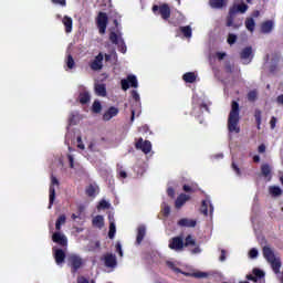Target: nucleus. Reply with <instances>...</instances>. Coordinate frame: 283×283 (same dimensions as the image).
<instances>
[{"label": "nucleus", "mask_w": 283, "mask_h": 283, "mask_svg": "<svg viewBox=\"0 0 283 283\" xmlns=\"http://www.w3.org/2000/svg\"><path fill=\"white\" fill-rule=\"evenodd\" d=\"M145 235H147V228H145V226H139L137 229L136 243L142 244L143 240H145Z\"/></svg>", "instance_id": "18"}, {"label": "nucleus", "mask_w": 283, "mask_h": 283, "mask_svg": "<svg viewBox=\"0 0 283 283\" xmlns=\"http://www.w3.org/2000/svg\"><path fill=\"white\" fill-rule=\"evenodd\" d=\"M250 258L254 259L258 258V249L252 248L249 252Z\"/></svg>", "instance_id": "53"}, {"label": "nucleus", "mask_w": 283, "mask_h": 283, "mask_svg": "<svg viewBox=\"0 0 283 283\" xmlns=\"http://www.w3.org/2000/svg\"><path fill=\"white\" fill-rule=\"evenodd\" d=\"M66 65H67L69 70H74L76 62H74V57L72 56V54L67 55Z\"/></svg>", "instance_id": "40"}, {"label": "nucleus", "mask_w": 283, "mask_h": 283, "mask_svg": "<svg viewBox=\"0 0 283 283\" xmlns=\"http://www.w3.org/2000/svg\"><path fill=\"white\" fill-rule=\"evenodd\" d=\"M78 101H80L81 105H87V103H90V101H92V96L90 95V92H87V91L81 92L78 95Z\"/></svg>", "instance_id": "23"}, {"label": "nucleus", "mask_w": 283, "mask_h": 283, "mask_svg": "<svg viewBox=\"0 0 283 283\" xmlns=\"http://www.w3.org/2000/svg\"><path fill=\"white\" fill-rule=\"evenodd\" d=\"M209 207H210V213H213V206L209 201L203 200L201 202L200 213H202L203 216H209Z\"/></svg>", "instance_id": "19"}, {"label": "nucleus", "mask_w": 283, "mask_h": 283, "mask_svg": "<svg viewBox=\"0 0 283 283\" xmlns=\"http://www.w3.org/2000/svg\"><path fill=\"white\" fill-rule=\"evenodd\" d=\"M185 83H196V73L188 72L182 75Z\"/></svg>", "instance_id": "27"}, {"label": "nucleus", "mask_w": 283, "mask_h": 283, "mask_svg": "<svg viewBox=\"0 0 283 283\" xmlns=\"http://www.w3.org/2000/svg\"><path fill=\"white\" fill-rule=\"evenodd\" d=\"M109 41L111 43H113V45H118V50L119 52H122V54H125V52H127V45H125V40L120 38V34L118 35V33L112 31L109 33Z\"/></svg>", "instance_id": "6"}, {"label": "nucleus", "mask_w": 283, "mask_h": 283, "mask_svg": "<svg viewBox=\"0 0 283 283\" xmlns=\"http://www.w3.org/2000/svg\"><path fill=\"white\" fill-rule=\"evenodd\" d=\"M122 90L124 92H127L129 87H138V78H136V75H128L126 80L120 81Z\"/></svg>", "instance_id": "8"}, {"label": "nucleus", "mask_w": 283, "mask_h": 283, "mask_svg": "<svg viewBox=\"0 0 283 283\" xmlns=\"http://www.w3.org/2000/svg\"><path fill=\"white\" fill-rule=\"evenodd\" d=\"M103 261L107 269H116V266H118L116 254L106 253L104 254Z\"/></svg>", "instance_id": "11"}, {"label": "nucleus", "mask_w": 283, "mask_h": 283, "mask_svg": "<svg viewBox=\"0 0 283 283\" xmlns=\"http://www.w3.org/2000/svg\"><path fill=\"white\" fill-rule=\"evenodd\" d=\"M153 12L154 14H160L164 21H169V19L171 18V8H169V4L167 3H164L161 6H153Z\"/></svg>", "instance_id": "3"}, {"label": "nucleus", "mask_w": 283, "mask_h": 283, "mask_svg": "<svg viewBox=\"0 0 283 283\" xmlns=\"http://www.w3.org/2000/svg\"><path fill=\"white\" fill-rule=\"evenodd\" d=\"M235 11L234 9H229V14L227 17V22L226 25L227 28H233V30H238L240 28V24H235L233 23L234 19H235Z\"/></svg>", "instance_id": "14"}, {"label": "nucleus", "mask_w": 283, "mask_h": 283, "mask_svg": "<svg viewBox=\"0 0 283 283\" xmlns=\"http://www.w3.org/2000/svg\"><path fill=\"white\" fill-rule=\"evenodd\" d=\"M261 32L263 34H271V32H273V21L272 20L264 21L261 24Z\"/></svg>", "instance_id": "21"}, {"label": "nucleus", "mask_w": 283, "mask_h": 283, "mask_svg": "<svg viewBox=\"0 0 283 283\" xmlns=\"http://www.w3.org/2000/svg\"><path fill=\"white\" fill-rule=\"evenodd\" d=\"M60 185L61 182L57 180V178L54 175H52L51 185L49 188V209H52L54 200H56V189L54 187H59Z\"/></svg>", "instance_id": "4"}, {"label": "nucleus", "mask_w": 283, "mask_h": 283, "mask_svg": "<svg viewBox=\"0 0 283 283\" xmlns=\"http://www.w3.org/2000/svg\"><path fill=\"white\" fill-rule=\"evenodd\" d=\"M114 116H118V108L111 106L103 115V120H112Z\"/></svg>", "instance_id": "17"}, {"label": "nucleus", "mask_w": 283, "mask_h": 283, "mask_svg": "<svg viewBox=\"0 0 283 283\" xmlns=\"http://www.w3.org/2000/svg\"><path fill=\"white\" fill-rule=\"evenodd\" d=\"M258 151H259V154H264V153L266 151V145L261 144V145L258 147Z\"/></svg>", "instance_id": "56"}, {"label": "nucleus", "mask_w": 283, "mask_h": 283, "mask_svg": "<svg viewBox=\"0 0 283 283\" xmlns=\"http://www.w3.org/2000/svg\"><path fill=\"white\" fill-rule=\"evenodd\" d=\"M86 196H88V198H94L96 196V187H94V185H90L86 190Z\"/></svg>", "instance_id": "38"}, {"label": "nucleus", "mask_w": 283, "mask_h": 283, "mask_svg": "<svg viewBox=\"0 0 283 283\" xmlns=\"http://www.w3.org/2000/svg\"><path fill=\"white\" fill-rule=\"evenodd\" d=\"M77 283H90V280L85 279V276L77 277Z\"/></svg>", "instance_id": "60"}, {"label": "nucleus", "mask_w": 283, "mask_h": 283, "mask_svg": "<svg viewBox=\"0 0 283 283\" xmlns=\"http://www.w3.org/2000/svg\"><path fill=\"white\" fill-rule=\"evenodd\" d=\"M220 262H224V260H227V251L226 250H221V255L219 258Z\"/></svg>", "instance_id": "59"}, {"label": "nucleus", "mask_w": 283, "mask_h": 283, "mask_svg": "<svg viewBox=\"0 0 283 283\" xmlns=\"http://www.w3.org/2000/svg\"><path fill=\"white\" fill-rule=\"evenodd\" d=\"M209 4L216 9L224 8V0H210Z\"/></svg>", "instance_id": "35"}, {"label": "nucleus", "mask_w": 283, "mask_h": 283, "mask_svg": "<svg viewBox=\"0 0 283 283\" xmlns=\"http://www.w3.org/2000/svg\"><path fill=\"white\" fill-rule=\"evenodd\" d=\"M196 224H198V222L193 219L182 218L178 221L179 227H188L190 229H193V227H196Z\"/></svg>", "instance_id": "20"}, {"label": "nucleus", "mask_w": 283, "mask_h": 283, "mask_svg": "<svg viewBox=\"0 0 283 283\" xmlns=\"http://www.w3.org/2000/svg\"><path fill=\"white\" fill-rule=\"evenodd\" d=\"M168 266H169V269H171L172 271H175V273H181L180 268H176V265L174 264V262H168Z\"/></svg>", "instance_id": "49"}, {"label": "nucleus", "mask_w": 283, "mask_h": 283, "mask_svg": "<svg viewBox=\"0 0 283 283\" xmlns=\"http://www.w3.org/2000/svg\"><path fill=\"white\" fill-rule=\"evenodd\" d=\"M207 273L206 272H195L191 274L192 277H197V279H202V277H207Z\"/></svg>", "instance_id": "45"}, {"label": "nucleus", "mask_w": 283, "mask_h": 283, "mask_svg": "<svg viewBox=\"0 0 283 283\" xmlns=\"http://www.w3.org/2000/svg\"><path fill=\"white\" fill-rule=\"evenodd\" d=\"M63 25L65 27V32L67 34H70V32H72V25H73V21L72 18L65 15L62 20Z\"/></svg>", "instance_id": "26"}, {"label": "nucleus", "mask_w": 283, "mask_h": 283, "mask_svg": "<svg viewBox=\"0 0 283 283\" xmlns=\"http://www.w3.org/2000/svg\"><path fill=\"white\" fill-rule=\"evenodd\" d=\"M102 109H103V105H101V102L95 101L92 106V111L94 112V114H101Z\"/></svg>", "instance_id": "39"}, {"label": "nucleus", "mask_w": 283, "mask_h": 283, "mask_svg": "<svg viewBox=\"0 0 283 283\" xmlns=\"http://www.w3.org/2000/svg\"><path fill=\"white\" fill-rule=\"evenodd\" d=\"M52 241L55 242V244H60V247H67V237L61 232H54Z\"/></svg>", "instance_id": "13"}, {"label": "nucleus", "mask_w": 283, "mask_h": 283, "mask_svg": "<svg viewBox=\"0 0 283 283\" xmlns=\"http://www.w3.org/2000/svg\"><path fill=\"white\" fill-rule=\"evenodd\" d=\"M132 97L134 98V101H136V103L140 101V95L138 94L137 91H132Z\"/></svg>", "instance_id": "54"}, {"label": "nucleus", "mask_w": 283, "mask_h": 283, "mask_svg": "<svg viewBox=\"0 0 283 283\" xmlns=\"http://www.w3.org/2000/svg\"><path fill=\"white\" fill-rule=\"evenodd\" d=\"M67 159H69L71 169H74V157L72 155H67Z\"/></svg>", "instance_id": "58"}, {"label": "nucleus", "mask_w": 283, "mask_h": 283, "mask_svg": "<svg viewBox=\"0 0 283 283\" xmlns=\"http://www.w3.org/2000/svg\"><path fill=\"white\" fill-rule=\"evenodd\" d=\"M116 235V224L114 222L109 223V231H108V238L109 240H114Z\"/></svg>", "instance_id": "41"}, {"label": "nucleus", "mask_w": 283, "mask_h": 283, "mask_svg": "<svg viewBox=\"0 0 283 283\" xmlns=\"http://www.w3.org/2000/svg\"><path fill=\"white\" fill-rule=\"evenodd\" d=\"M254 118H255V123H256V129H260V127L262 125V111L256 108L254 111Z\"/></svg>", "instance_id": "29"}, {"label": "nucleus", "mask_w": 283, "mask_h": 283, "mask_svg": "<svg viewBox=\"0 0 283 283\" xmlns=\"http://www.w3.org/2000/svg\"><path fill=\"white\" fill-rule=\"evenodd\" d=\"M184 247H196V239L193 235L188 234L185 239Z\"/></svg>", "instance_id": "34"}, {"label": "nucleus", "mask_w": 283, "mask_h": 283, "mask_svg": "<svg viewBox=\"0 0 283 283\" xmlns=\"http://www.w3.org/2000/svg\"><path fill=\"white\" fill-rule=\"evenodd\" d=\"M245 28L249 32H254L255 31V20H253V18H247Z\"/></svg>", "instance_id": "28"}, {"label": "nucleus", "mask_w": 283, "mask_h": 283, "mask_svg": "<svg viewBox=\"0 0 283 283\" xmlns=\"http://www.w3.org/2000/svg\"><path fill=\"white\" fill-rule=\"evenodd\" d=\"M188 200H191L189 195L180 193L175 201L176 209H181L182 206L188 202Z\"/></svg>", "instance_id": "16"}, {"label": "nucleus", "mask_w": 283, "mask_h": 283, "mask_svg": "<svg viewBox=\"0 0 283 283\" xmlns=\"http://www.w3.org/2000/svg\"><path fill=\"white\" fill-rule=\"evenodd\" d=\"M92 224L97 229H103L105 227V219L103 218V216L97 214L95 218H93Z\"/></svg>", "instance_id": "24"}, {"label": "nucleus", "mask_w": 283, "mask_h": 283, "mask_svg": "<svg viewBox=\"0 0 283 283\" xmlns=\"http://www.w3.org/2000/svg\"><path fill=\"white\" fill-rule=\"evenodd\" d=\"M252 273L256 280H262V277H264V271L260 269H253Z\"/></svg>", "instance_id": "43"}, {"label": "nucleus", "mask_w": 283, "mask_h": 283, "mask_svg": "<svg viewBox=\"0 0 283 283\" xmlns=\"http://www.w3.org/2000/svg\"><path fill=\"white\" fill-rule=\"evenodd\" d=\"M248 101H249V103H255V101H258V91L256 90H252L248 93Z\"/></svg>", "instance_id": "37"}, {"label": "nucleus", "mask_w": 283, "mask_h": 283, "mask_svg": "<svg viewBox=\"0 0 283 283\" xmlns=\"http://www.w3.org/2000/svg\"><path fill=\"white\" fill-rule=\"evenodd\" d=\"M167 195L169 196V198H175L176 196V190L172 187H169L167 189Z\"/></svg>", "instance_id": "52"}, {"label": "nucleus", "mask_w": 283, "mask_h": 283, "mask_svg": "<svg viewBox=\"0 0 283 283\" xmlns=\"http://www.w3.org/2000/svg\"><path fill=\"white\" fill-rule=\"evenodd\" d=\"M135 148L140 149V151H143V154H150L151 153V142L144 140L143 137H140L135 143Z\"/></svg>", "instance_id": "9"}, {"label": "nucleus", "mask_w": 283, "mask_h": 283, "mask_svg": "<svg viewBox=\"0 0 283 283\" xmlns=\"http://www.w3.org/2000/svg\"><path fill=\"white\" fill-rule=\"evenodd\" d=\"M247 280L250 282H258V277L254 274H248Z\"/></svg>", "instance_id": "57"}, {"label": "nucleus", "mask_w": 283, "mask_h": 283, "mask_svg": "<svg viewBox=\"0 0 283 283\" xmlns=\"http://www.w3.org/2000/svg\"><path fill=\"white\" fill-rule=\"evenodd\" d=\"M231 9L235 11V14H238V12H241V14H244V12L249 10V6L242 3V4L231 7Z\"/></svg>", "instance_id": "30"}, {"label": "nucleus", "mask_w": 283, "mask_h": 283, "mask_svg": "<svg viewBox=\"0 0 283 283\" xmlns=\"http://www.w3.org/2000/svg\"><path fill=\"white\" fill-rule=\"evenodd\" d=\"M200 109H205L206 112H209V106L206 103L200 104Z\"/></svg>", "instance_id": "63"}, {"label": "nucleus", "mask_w": 283, "mask_h": 283, "mask_svg": "<svg viewBox=\"0 0 283 283\" xmlns=\"http://www.w3.org/2000/svg\"><path fill=\"white\" fill-rule=\"evenodd\" d=\"M52 3H56L59 6H65V0H52Z\"/></svg>", "instance_id": "61"}, {"label": "nucleus", "mask_w": 283, "mask_h": 283, "mask_svg": "<svg viewBox=\"0 0 283 283\" xmlns=\"http://www.w3.org/2000/svg\"><path fill=\"white\" fill-rule=\"evenodd\" d=\"M275 125H277V117L272 116L271 119H270L271 129H275Z\"/></svg>", "instance_id": "48"}, {"label": "nucleus", "mask_w": 283, "mask_h": 283, "mask_svg": "<svg viewBox=\"0 0 283 283\" xmlns=\"http://www.w3.org/2000/svg\"><path fill=\"white\" fill-rule=\"evenodd\" d=\"M53 255L56 264H63L65 262V251L63 249H53Z\"/></svg>", "instance_id": "15"}, {"label": "nucleus", "mask_w": 283, "mask_h": 283, "mask_svg": "<svg viewBox=\"0 0 283 283\" xmlns=\"http://www.w3.org/2000/svg\"><path fill=\"white\" fill-rule=\"evenodd\" d=\"M240 59L247 61V59H253V48L247 46L240 53Z\"/></svg>", "instance_id": "22"}, {"label": "nucleus", "mask_w": 283, "mask_h": 283, "mask_svg": "<svg viewBox=\"0 0 283 283\" xmlns=\"http://www.w3.org/2000/svg\"><path fill=\"white\" fill-rule=\"evenodd\" d=\"M240 104L235 101L231 103V111L228 116V129L230 133L240 134Z\"/></svg>", "instance_id": "1"}, {"label": "nucleus", "mask_w": 283, "mask_h": 283, "mask_svg": "<svg viewBox=\"0 0 283 283\" xmlns=\"http://www.w3.org/2000/svg\"><path fill=\"white\" fill-rule=\"evenodd\" d=\"M232 169L233 171H235L237 176H242V171L240 170V167H238L235 163H232Z\"/></svg>", "instance_id": "51"}, {"label": "nucleus", "mask_w": 283, "mask_h": 283, "mask_svg": "<svg viewBox=\"0 0 283 283\" xmlns=\"http://www.w3.org/2000/svg\"><path fill=\"white\" fill-rule=\"evenodd\" d=\"M119 178H127V172L125 170H120Z\"/></svg>", "instance_id": "64"}, {"label": "nucleus", "mask_w": 283, "mask_h": 283, "mask_svg": "<svg viewBox=\"0 0 283 283\" xmlns=\"http://www.w3.org/2000/svg\"><path fill=\"white\" fill-rule=\"evenodd\" d=\"M103 59L104 55L103 53H98L94 61L91 63V70H93L94 72H98V70H103Z\"/></svg>", "instance_id": "12"}, {"label": "nucleus", "mask_w": 283, "mask_h": 283, "mask_svg": "<svg viewBox=\"0 0 283 283\" xmlns=\"http://www.w3.org/2000/svg\"><path fill=\"white\" fill-rule=\"evenodd\" d=\"M179 30L184 34V36H186V39H191V35H192L191 27L189 25L180 27Z\"/></svg>", "instance_id": "31"}, {"label": "nucleus", "mask_w": 283, "mask_h": 283, "mask_svg": "<svg viewBox=\"0 0 283 283\" xmlns=\"http://www.w3.org/2000/svg\"><path fill=\"white\" fill-rule=\"evenodd\" d=\"M95 94L97 96H107V86L105 84H95Z\"/></svg>", "instance_id": "25"}, {"label": "nucleus", "mask_w": 283, "mask_h": 283, "mask_svg": "<svg viewBox=\"0 0 283 283\" xmlns=\"http://www.w3.org/2000/svg\"><path fill=\"white\" fill-rule=\"evenodd\" d=\"M169 213H171V208L169 206H165L163 209V214L165 218H169Z\"/></svg>", "instance_id": "47"}, {"label": "nucleus", "mask_w": 283, "mask_h": 283, "mask_svg": "<svg viewBox=\"0 0 283 283\" xmlns=\"http://www.w3.org/2000/svg\"><path fill=\"white\" fill-rule=\"evenodd\" d=\"M234 65L233 64H231V62H226V64H224V70H226V72L228 73V74H233V70H234Z\"/></svg>", "instance_id": "44"}, {"label": "nucleus", "mask_w": 283, "mask_h": 283, "mask_svg": "<svg viewBox=\"0 0 283 283\" xmlns=\"http://www.w3.org/2000/svg\"><path fill=\"white\" fill-rule=\"evenodd\" d=\"M263 258L271 264L274 273H280V270L282 269V260L280 256H275L273 249L268 245L263 247Z\"/></svg>", "instance_id": "2"}, {"label": "nucleus", "mask_w": 283, "mask_h": 283, "mask_svg": "<svg viewBox=\"0 0 283 283\" xmlns=\"http://www.w3.org/2000/svg\"><path fill=\"white\" fill-rule=\"evenodd\" d=\"M182 189L186 193H193V188L189 185H184Z\"/></svg>", "instance_id": "50"}, {"label": "nucleus", "mask_w": 283, "mask_h": 283, "mask_svg": "<svg viewBox=\"0 0 283 283\" xmlns=\"http://www.w3.org/2000/svg\"><path fill=\"white\" fill-rule=\"evenodd\" d=\"M99 207L101 209H109V202H107L106 200H102L99 202Z\"/></svg>", "instance_id": "55"}, {"label": "nucleus", "mask_w": 283, "mask_h": 283, "mask_svg": "<svg viewBox=\"0 0 283 283\" xmlns=\"http://www.w3.org/2000/svg\"><path fill=\"white\" fill-rule=\"evenodd\" d=\"M116 252L118 253L119 258H123V245H120V242H117L115 245Z\"/></svg>", "instance_id": "46"}, {"label": "nucleus", "mask_w": 283, "mask_h": 283, "mask_svg": "<svg viewBox=\"0 0 283 283\" xmlns=\"http://www.w3.org/2000/svg\"><path fill=\"white\" fill-rule=\"evenodd\" d=\"M107 23H109V18L107 17V13L99 11L96 18V25L99 34H105L107 31Z\"/></svg>", "instance_id": "5"}, {"label": "nucleus", "mask_w": 283, "mask_h": 283, "mask_svg": "<svg viewBox=\"0 0 283 283\" xmlns=\"http://www.w3.org/2000/svg\"><path fill=\"white\" fill-rule=\"evenodd\" d=\"M238 41V35H235L234 33H229L228 38H227V43L229 45H235V42Z\"/></svg>", "instance_id": "42"}, {"label": "nucleus", "mask_w": 283, "mask_h": 283, "mask_svg": "<svg viewBox=\"0 0 283 283\" xmlns=\"http://www.w3.org/2000/svg\"><path fill=\"white\" fill-rule=\"evenodd\" d=\"M168 247L172 251H182L185 249V240L182 237H175L169 241Z\"/></svg>", "instance_id": "10"}, {"label": "nucleus", "mask_w": 283, "mask_h": 283, "mask_svg": "<svg viewBox=\"0 0 283 283\" xmlns=\"http://www.w3.org/2000/svg\"><path fill=\"white\" fill-rule=\"evenodd\" d=\"M66 220H67V217H65V214H61V216L57 218V220H56V222H55V229H56V231H60L61 226H62V224H65Z\"/></svg>", "instance_id": "33"}, {"label": "nucleus", "mask_w": 283, "mask_h": 283, "mask_svg": "<svg viewBox=\"0 0 283 283\" xmlns=\"http://www.w3.org/2000/svg\"><path fill=\"white\" fill-rule=\"evenodd\" d=\"M67 262L69 266L72 269V273H76V271L83 266V259L76 254L69 255Z\"/></svg>", "instance_id": "7"}, {"label": "nucleus", "mask_w": 283, "mask_h": 283, "mask_svg": "<svg viewBox=\"0 0 283 283\" xmlns=\"http://www.w3.org/2000/svg\"><path fill=\"white\" fill-rule=\"evenodd\" d=\"M270 193L271 196H274V197L282 196V188H280L279 186H271Z\"/></svg>", "instance_id": "36"}, {"label": "nucleus", "mask_w": 283, "mask_h": 283, "mask_svg": "<svg viewBox=\"0 0 283 283\" xmlns=\"http://www.w3.org/2000/svg\"><path fill=\"white\" fill-rule=\"evenodd\" d=\"M224 56H227V53H221V52L217 53V57L219 61H222L224 59Z\"/></svg>", "instance_id": "62"}, {"label": "nucleus", "mask_w": 283, "mask_h": 283, "mask_svg": "<svg viewBox=\"0 0 283 283\" xmlns=\"http://www.w3.org/2000/svg\"><path fill=\"white\" fill-rule=\"evenodd\" d=\"M261 174L264 178H269V175L271 174V165L269 164L261 165Z\"/></svg>", "instance_id": "32"}]
</instances>
